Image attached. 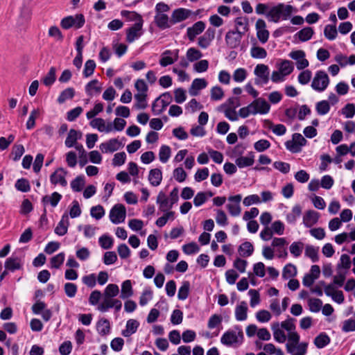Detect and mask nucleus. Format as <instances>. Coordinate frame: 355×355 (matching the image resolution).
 Returning a JSON list of instances; mask_svg holds the SVG:
<instances>
[{"instance_id": "nucleus-1", "label": "nucleus", "mask_w": 355, "mask_h": 355, "mask_svg": "<svg viewBox=\"0 0 355 355\" xmlns=\"http://www.w3.org/2000/svg\"><path fill=\"white\" fill-rule=\"evenodd\" d=\"M273 337L276 342L284 343L286 341V352L291 355H306L308 343H300V336L296 331L295 320L288 318L282 322H275L271 324Z\"/></svg>"}, {"instance_id": "nucleus-2", "label": "nucleus", "mask_w": 355, "mask_h": 355, "mask_svg": "<svg viewBox=\"0 0 355 355\" xmlns=\"http://www.w3.org/2000/svg\"><path fill=\"white\" fill-rule=\"evenodd\" d=\"M277 70L272 72L270 79L274 83H282L294 71V64L288 60H279L276 64Z\"/></svg>"}, {"instance_id": "nucleus-3", "label": "nucleus", "mask_w": 355, "mask_h": 355, "mask_svg": "<svg viewBox=\"0 0 355 355\" xmlns=\"http://www.w3.org/2000/svg\"><path fill=\"white\" fill-rule=\"evenodd\" d=\"M243 332L241 327H235L226 331L220 338V343L227 347H237L243 342Z\"/></svg>"}, {"instance_id": "nucleus-4", "label": "nucleus", "mask_w": 355, "mask_h": 355, "mask_svg": "<svg viewBox=\"0 0 355 355\" xmlns=\"http://www.w3.org/2000/svg\"><path fill=\"white\" fill-rule=\"evenodd\" d=\"M254 84L257 86H263L269 83L270 69L265 64H258L254 69Z\"/></svg>"}, {"instance_id": "nucleus-5", "label": "nucleus", "mask_w": 355, "mask_h": 355, "mask_svg": "<svg viewBox=\"0 0 355 355\" xmlns=\"http://www.w3.org/2000/svg\"><path fill=\"white\" fill-rule=\"evenodd\" d=\"M330 83L328 74L322 70L317 71L311 82V88L318 92H324Z\"/></svg>"}, {"instance_id": "nucleus-6", "label": "nucleus", "mask_w": 355, "mask_h": 355, "mask_svg": "<svg viewBox=\"0 0 355 355\" xmlns=\"http://www.w3.org/2000/svg\"><path fill=\"white\" fill-rule=\"evenodd\" d=\"M307 141L300 133H294L292 139L286 141L285 146L288 150L293 153H297L302 150V148L306 146Z\"/></svg>"}, {"instance_id": "nucleus-7", "label": "nucleus", "mask_w": 355, "mask_h": 355, "mask_svg": "<svg viewBox=\"0 0 355 355\" xmlns=\"http://www.w3.org/2000/svg\"><path fill=\"white\" fill-rule=\"evenodd\" d=\"M85 17L82 14L71 15L63 18L61 20L60 26L64 29L70 28H80L85 24Z\"/></svg>"}, {"instance_id": "nucleus-8", "label": "nucleus", "mask_w": 355, "mask_h": 355, "mask_svg": "<svg viewBox=\"0 0 355 355\" xmlns=\"http://www.w3.org/2000/svg\"><path fill=\"white\" fill-rule=\"evenodd\" d=\"M126 217V209L122 204H116L110 209L109 218L114 224L124 222Z\"/></svg>"}, {"instance_id": "nucleus-9", "label": "nucleus", "mask_w": 355, "mask_h": 355, "mask_svg": "<svg viewBox=\"0 0 355 355\" xmlns=\"http://www.w3.org/2000/svg\"><path fill=\"white\" fill-rule=\"evenodd\" d=\"M288 57L295 62V65L298 70H303L309 65V62L306 58V53L302 50L291 51L288 53Z\"/></svg>"}, {"instance_id": "nucleus-10", "label": "nucleus", "mask_w": 355, "mask_h": 355, "mask_svg": "<svg viewBox=\"0 0 355 355\" xmlns=\"http://www.w3.org/2000/svg\"><path fill=\"white\" fill-rule=\"evenodd\" d=\"M250 107L254 113L256 114H266L270 110V104L263 98H256L251 103Z\"/></svg>"}, {"instance_id": "nucleus-11", "label": "nucleus", "mask_w": 355, "mask_h": 355, "mask_svg": "<svg viewBox=\"0 0 355 355\" xmlns=\"http://www.w3.org/2000/svg\"><path fill=\"white\" fill-rule=\"evenodd\" d=\"M242 196L240 194L232 196L228 198L229 202L226 205V208L232 216H239L241 213L240 202Z\"/></svg>"}, {"instance_id": "nucleus-12", "label": "nucleus", "mask_w": 355, "mask_h": 355, "mask_svg": "<svg viewBox=\"0 0 355 355\" xmlns=\"http://www.w3.org/2000/svg\"><path fill=\"white\" fill-rule=\"evenodd\" d=\"M193 12L191 10L180 8L175 9L171 14L170 22L171 24H176L183 21L191 17Z\"/></svg>"}, {"instance_id": "nucleus-13", "label": "nucleus", "mask_w": 355, "mask_h": 355, "mask_svg": "<svg viewBox=\"0 0 355 355\" xmlns=\"http://www.w3.org/2000/svg\"><path fill=\"white\" fill-rule=\"evenodd\" d=\"M216 31L213 28H208L205 33L198 39V45L202 49H207L215 38Z\"/></svg>"}, {"instance_id": "nucleus-14", "label": "nucleus", "mask_w": 355, "mask_h": 355, "mask_svg": "<svg viewBox=\"0 0 355 355\" xmlns=\"http://www.w3.org/2000/svg\"><path fill=\"white\" fill-rule=\"evenodd\" d=\"M123 146V144L118 139L114 138L103 142L99 146V149L103 153H114Z\"/></svg>"}, {"instance_id": "nucleus-15", "label": "nucleus", "mask_w": 355, "mask_h": 355, "mask_svg": "<svg viewBox=\"0 0 355 355\" xmlns=\"http://www.w3.org/2000/svg\"><path fill=\"white\" fill-rule=\"evenodd\" d=\"M179 50L175 49L174 51L166 50L164 51L161 55L159 61V64L166 67L168 65L173 64L178 59Z\"/></svg>"}, {"instance_id": "nucleus-16", "label": "nucleus", "mask_w": 355, "mask_h": 355, "mask_svg": "<svg viewBox=\"0 0 355 355\" xmlns=\"http://www.w3.org/2000/svg\"><path fill=\"white\" fill-rule=\"evenodd\" d=\"M144 22H135L132 26L126 30V41L132 43L139 39L142 35V27Z\"/></svg>"}, {"instance_id": "nucleus-17", "label": "nucleus", "mask_w": 355, "mask_h": 355, "mask_svg": "<svg viewBox=\"0 0 355 355\" xmlns=\"http://www.w3.org/2000/svg\"><path fill=\"white\" fill-rule=\"evenodd\" d=\"M169 94L166 93L157 98L152 105V111L155 115H159L168 105Z\"/></svg>"}, {"instance_id": "nucleus-18", "label": "nucleus", "mask_w": 355, "mask_h": 355, "mask_svg": "<svg viewBox=\"0 0 355 355\" xmlns=\"http://www.w3.org/2000/svg\"><path fill=\"white\" fill-rule=\"evenodd\" d=\"M67 174V171L63 168H57L50 175L51 183L54 185L60 184L62 187H66L67 185V181L66 180Z\"/></svg>"}, {"instance_id": "nucleus-19", "label": "nucleus", "mask_w": 355, "mask_h": 355, "mask_svg": "<svg viewBox=\"0 0 355 355\" xmlns=\"http://www.w3.org/2000/svg\"><path fill=\"white\" fill-rule=\"evenodd\" d=\"M206 24L202 21H198L187 29V36L190 41H194L205 29Z\"/></svg>"}, {"instance_id": "nucleus-20", "label": "nucleus", "mask_w": 355, "mask_h": 355, "mask_svg": "<svg viewBox=\"0 0 355 355\" xmlns=\"http://www.w3.org/2000/svg\"><path fill=\"white\" fill-rule=\"evenodd\" d=\"M89 125L94 129L101 132L109 133L113 131L112 123L106 122L102 118H94L90 122Z\"/></svg>"}, {"instance_id": "nucleus-21", "label": "nucleus", "mask_w": 355, "mask_h": 355, "mask_svg": "<svg viewBox=\"0 0 355 355\" xmlns=\"http://www.w3.org/2000/svg\"><path fill=\"white\" fill-rule=\"evenodd\" d=\"M243 35L241 34L240 31H229L225 35L227 45L231 49L238 47L241 43Z\"/></svg>"}, {"instance_id": "nucleus-22", "label": "nucleus", "mask_w": 355, "mask_h": 355, "mask_svg": "<svg viewBox=\"0 0 355 355\" xmlns=\"http://www.w3.org/2000/svg\"><path fill=\"white\" fill-rule=\"evenodd\" d=\"M255 28L257 31V36L259 40L262 43H266L269 37V32L266 29V24L262 19H259L256 21Z\"/></svg>"}, {"instance_id": "nucleus-23", "label": "nucleus", "mask_w": 355, "mask_h": 355, "mask_svg": "<svg viewBox=\"0 0 355 355\" xmlns=\"http://www.w3.org/2000/svg\"><path fill=\"white\" fill-rule=\"evenodd\" d=\"M156 203L159 206V209L162 212L171 210L173 205H175L162 191L159 192L157 196Z\"/></svg>"}, {"instance_id": "nucleus-24", "label": "nucleus", "mask_w": 355, "mask_h": 355, "mask_svg": "<svg viewBox=\"0 0 355 355\" xmlns=\"http://www.w3.org/2000/svg\"><path fill=\"white\" fill-rule=\"evenodd\" d=\"M248 307L245 301L241 302L238 304L234 310V315L236 321H245L248 318Z\"/></svg>"}, {"instance_id": "nucleus-25", "label": "nucleus", "mask_w": 355, "mask_h": 355, "mask_svg": "<svg viewBox=\"0 0 355 355\" xmlns=\"http://www.w3.org/2000/svg\"><path fill=\"white\" fill-rule=\"evenodd\" d=\"M320 218V214L314 210L306 211L303 216V224L306 227H311L316 224Z\"/></svg>"}, {"instance_id": "nucleus-26", "label": "nucleus", "mask_w": 355, "mask_h": 355, "mask_svg": "<svg viewBox=\"0 0 355 355\" xmlns=\"http://www.w3.org/2000/svg\"><path fill=\"white\" fill-rule=\"evenodd\" d=\"M69 225V216L67 214H64L55 227L54 232L58 236H64L67 233Z\"/></svg>"}, {"instance_id": "nucleus-27", "label": "nucleus", "mask_w": 355, "mask_h": 355, "mask_svg": "<svg viewBox=\"0 0 355 355\" xmlns=\"http://www.w3.org/2000/svg\"><path fill=\"white\" fill-rule=\"evenodd\" d=\"M334 60L340 67L345 68L348 65L355 64V55H351L347 57L344 54L338 53L335 55Z\"/></svg>"}, {"instance_id": "nucleus-28", "label": "nucleus", "mask_w": 355, "mask_h": 355, "mask_svg": "<svg viewBox=\"0 0 355 355\" xmlns=\"http://www.w3.org/2000/svg\"><path fill=\"white\" fill-rule=\"evenodd\" d=\"M302 208L299 204L295 205L291 211L286 214V220L288 223L294 225L302 214Z\"/></svg>"}, {"instance_id": "nucleus-29", "label": "nucleus", "mask_w": 355, "mask_h": 355, "mask_svg": "<svg viewBox=\"0 0 355 355\" xmlns=\"http://www.w3.org/2000/svg\"><path fill=\"white\" fill-rule=\"evenodd\" d=\"M82 138V132L74 129H71L67 135L64 144L67 148H71Z\"/></svg>"}, {"instance_id": "nucleus-30", "label": "nucleus", "mask_w": 355, "mask_h": 355, "mask_svg": "<svg viewBox=\"0 0 355 355\" xmlns=\"http://www.w3.org/2000/svg\"><path fill=\"white\" fill-rule=\"evenodd\" d=\"M207 86V82L204 78H196L193 80L189 88V94L191 96H196L198 94L199 90L205 88Z\"/></svg>"}, {"instance_id": "nucleus-31", "label": "nucleus", "mask_w": 355, "mask_h": 355, "mask_svg": "<svg viewBox=\"0 0 355 355\" xmlns=\"http://www.w3.org/2000/svg\"><path fill=\"white\" fill-rule=\"evenodd\" d=\"M148 181L153 187H158L162 180V173L159 168H153L149 171Z\"/></svg>"}, {"instance_id": "nucleus-32", "label": "nucleus", "mask_w": 355, "mask_h": 355, "mask_svg": "<svg viewBox=\"0 0 355 355\" xmlns=\"http://www.w3.org/2000/svg\"><path fill=\"white\" fill-rule=\"evenodd\" d=\"M139 326V322L135 319H130L126 322L125 329L122 331L121 334L124 337H129L135 334Z\"/></svg>"}, {"instance_id": "nucleus-33", "label": "nucleus", "mask_w": 355, "mask_h": 355, "mask_svg": "<svg viewBox=\"0 0 355 355\" xmlns=\"http://www.w3.org/2000/svg\"><path fill=\"white\" fill-rule=\"evenodd\" d=\"M134 294L132 284L131 280L127 279L122 282L120 297L121 299H128Z\"/></svg>"}, {"instance_id": "nucleus-34", "label": "nucleus", "mask_w": 355, "mask_h": 355, "mask_svg": "<svg viewBox=\"0 0 355 355\" xmlns=\"http://www.w3.org/2000/svg\"><path fill=\"white\" fill-rule=\"evenodd\" d=\"M62 198V195L58 192H53L50 196H44L42 199V202L44 206L47 205H51L53 207H55L58 205V202L60 201Z\"/></svg>"}, {"instance_id": "nucleus-35", "label": "nucleus", "mask_w": 355, "mask_h": 355, "mask_svg": "<svg viewBox=\"0 0 355 355\" xmlns=\"http://www.w3.org/2000/svg\"><path fill=\"white\" fill-rule=\"evenodd\" d=\"M101 91V84L96 79L91 80L85 85V92L90 96L99 94Z\"/></svg>"}, {"instance_id": "nucleus-36", "label": "nucleus", "mask_w": 355, "mask_h": 355, "mask_svg": "<svg viewBox=\"0 0 355 355\" xmlns=\"http://www.w3.org/2000/svg\"><path fill=\"white\" fill-rule=\"evenodd\" d=\"M254 156L252 153H248L247 156H240L236 160L235 163L239 168L250 166L254 164Z\"/></svg>"}, {"instance_id": "nucleus-37", "label": "nucleus", "mask_w": 355, "mask_h": 355, "mask_svg": "<svg viewBox=\"0 0 355 355\" xmlns=\"http://www.w3.org/2000/svg\"><path fill=\"white\" fill-rule=\"evenodd\" d=\"M155 22L161 29H166L170 27V19L166 14L155 13Z\"/></svg>"}, {"instance_id": "nucleus-38", "label": "nucleus", "mask_w": 355, "mask_h": 355, "mask_svg": "<svg viewBox=\"0 0 355 355\" xmlns=\"http://www.w3.org/2000/svg\"><path fill=\"white\" fill-rule=\"evenodd\" d=\"M235 30L240 31L244 35L248 30V19L247 17H239L235 19Z\"/></svg>"}, {"instance_id": "nucleus-39", "label": "nucleus", "mask_w": 355, "mask_h": 355, "mask_svg": "<svg viewBox=\"0 0 355 355\" xmlns=\"http://www.w3.org/2000/svg\"><path fill=\"white\" fill-rule=\"evenodd\" d=\"M21 266V259L17 257H10L5 262V268L11 271L19 270Z\"/></svg>"}, {"instance_id": "nucleus-40", "label": "nucleus", "mask_w": 355, "mask_h": 355, "mask_svg": "<svg viewBox=\"0 0 355 355\" xmlns=\"http://www.w3.org/2000/svg\"><path fill=\"white\" fill-rule=\"evenodd\" d=\"M330 340L329 336L326 333L322 332L315 338L313 343L317 348L322 349L328 345Z\"/></svg>"}, {"instance_id": "nucleus-41", "label": "nucleus", "mask_w": 355, "mask_h": 355, "mask_svg": "<svg viewBox=\"0 0 355 355\" xmlns=\"http://www.w3.org/2000/svg\"><path fill=\"white\" fill-rule=\"evenodd\" d=\"M238 252L241 257H248L252 254L254 247L250 242L245 241L239 247Z\"/></svg>"}, {"instance_id": "nucleus-42", "label": "nucleus", "mask_w": 355, "mask_h": 355, "mask_svg": "<svg viewBox=\"0 0 355 355\" xmlns=\"http://www.w3.org/2000/svg\"><path fill=\"white\" fill-rule=\"evenodd\" d=\"M96 329L99 334L102 336L107 335L110 331V324L107 319H101L96 324Z\"/></svg>"}, {"instance_id": "nucleus-43", "label": "nucleus", "mask_w": 355, "mask_h": 355, "mask_svg": "<svg viewBox=\"0 0 355 355\" xmlns=\"http://www.w3.org/2000/svg\"><path fill=\"white\" fill-rule=\"evenodd\" d=\"M171 155V148L167 145H162L159 150V161L165 164L170 159Z\"/></svg>"}, {"instance_id": "nucleus-44", "label": "nucleus", "mask_w": 355, "mask_h": 355, "mask_svg": "<svg viewBox=\"0 0 355 355\" xmlns=\"http://www.w3.org/2000/svg\"><path fill=\"white\" fill-rule=\"evenodd\" d=\"M280 17L283 19H287L293 12V8L291 5H284V3H279L277 5Z\"/></svg>"}, {"instance_id": "nucleus-45", "label": "nucleus", "mask_w": 355, "mask_h": 355, "mask_svg": "<svg viewBox=\"0 0 355 355\" xmlns=\"http://www.w3.org/2000/svg\"><path fill=\"white\" fill-rule=\"evenodd\" d=\"M190 283L188 281H184L182 283L178 293V298L180 300H185L189 294Z\"/></svg>"}, {"instance_id": "nucleus-46", "label": "nucleus", "mask_w": 355, "mask_h": 355, "mask_svg": "<svg viewBox=\"0 0 355 355\" xmlns=\"http://www.w3.org/2000/svg\"><path fill=\"white\" fill-rule=\"evenodd\" d=\"M186 57L188 61L193 62L200 59L202 57V53L198 49L191 47L187 49Z\"/></svg>"}, {"instance_id": "nucleus-47", "label": "nucleus", "mask_w": 355, "mask_h": 355, "mask_svg": "<svg viewBox=\"0 0 355 355\" xmlns=\"http://www.w3.org/2000/svg\"><path fill=\"white\" fill-rule=\"evenodd\" d=\"M314 33V31L311 27H305L298 31L296 35L298 36V38L302 42H306L309 40Z\"/></svg>"}, {"instance_id": "nucleus-48", "label": "nucleus", "mask_w": 355, "mask_h": 355, "mask_svg": "<svg viewBox=\"0 0 355 355\" xmlns=\"http://www.w3.org/2000/svg\"><path fill=\"white\" fill-rule=\"evenodd\" d=\"M74 95V89L72 87H68L60 93L57 101L60 104H62L64 103L66 101L73 98Z\"/></svg>"}, {"instance_id": "nucleus-49", "label": "nucleus", "mask_w": 355, "mask_h": 355, "mask_svg": "<svg viewBox=\"0 0 355 355\" xmlns=\"http://www.w3.org/2000/svg\"><path fill=\"white\" fill-rule=\"evenodd\" d=\"M247 76H248L247 70L242 67L237 68L236 69H235L234 71L233 72V75H232L233 80L236 83H239L244 82L245 80V79L247 78Z\"/></svg>"}, {"instance_id": "nucleus-50", "label": "nucleus", "mask_w": 355, "mask_h": 355, "mask_svg": "<svg viewBox=\"0 0 355 355\" xmlns=\"http://www.w3.org/2000/svg\"><path fill=\"white\" fill-rule=\"evenodd\" d=\"M297 275V268L291 263L286 264L283 268L282 277L288 279L295 277Z\"/></svg>"}, {"instance_id": "nucleus-51", "label": "nucleus", "mask_w": 355, "mask_h": 355, "mask_svg": "<svg viewBox=\"0 0 355 355\" xmlns=\"http://www.w3.org/2000/svg\"><path fill=\"white\" fill-rule=\"evenodd\" d=\"M85 184V178L83 175L76 177L71 182V187L73 191L79 192L82 191Z\"/></svg>"}, {"instance_id": "nucleus-52", "label": "nucleus", "mask_w": 355, "mask_h": 355, "mask_svg": "<svg viewBox=\"0 0 355 355\" xmlns=\"http://www.w3.org/2000/svg\"><path fill=\"white\" fill-rule=\"evenodd\" d=\"M65 259V254L64 252H60L58 254L53 256L50 259V266L52 268H59Z\"/></svg>"}, {"instance_id": "nucleus-53", "label": "nucleus", "mask_w": 355, "mask_h": 355, "mask_svg": "<svg viewBox=\"0 0 355 355\" xmlns=\"http://www.w3.org/2000/svg\"><path fill=\"white\" fill-rule=\"evenodd\" d=\"M304 249V243L300 241L293 242L289 247V250L294 257H299Z\"/></svg>"}, {"instance_id": "nucleus-54", "label": "nucleus", "mask_w": 355, "mask_h": 355, "mask_svg": "<svg viewBox=\"0 0 355 355\" xmlns=\"http://www.w3.org/2000/svg\"><path fill=\"white\" fill-rule=\"evenodd\" d=\"M324 35L329 40H334L338 35L336 26L331 24L326 25L324 29Z\"/></svg>"}, {"instance_id": "nucleus-55", "label": "nucleus", "mask_w": 355, "mask_h": 355, "mask_svg": "<svg viewBox=\"0 0 355 355\" xmlns=\"http://www.w3.org/2000/svg\"><path fill=\"white\" fill-rule=\"evenodd\" d=\"M78 230L79 231L83 230L85 237L87 239H90L94 236L97 227L91 225H80L78 227Z\"/></svg>"}, {"instance_id": "nucleus-56", "label": "nucleus", "mask_w": 355, "mask_h": 355, "mask_svg": "<svg viewBox=\"0 0 355 355\" xmlns=\"http://www.w3.org/2000/svg\"><path fill=\"white\" fill-rule=\"evenodd\" d=\"M311 77H312L311 71L309 69H304L302 70V71L299 73V75L297 76V80L300 85H304L308 84L310 82Z\"/></svg>"}, {"instance_id": "nucleus-57", "label": "nucleus", "mask_w": 355, "mask_h": 355, "mask_svg": "<svg viewBox=\"0 0 355 355\" xmlns=\"http://www.w3.org/2000/svg\"><path fill=\"white\" fill-rule=\"evenodd\" d=\"M250 55L255 59H263L267 56L265 49L260 46H253L250 49Z\"/></svg>"}, {"instance_id": "nucleus-58", "label": "nucleus", "mask_w": 355, "mask_h": 355, "mask_svg": "<svg viewBox=\"0 0 355 355\" xmlns=\"http://www.w3.org/2000/svg\"><path fill=\"white\" fill-rule=\"evenodd\" d=\"M308 305L310 311L313 313H318L320 311L322 306V302L318 298H309L308 300Z\"/></svg>"}, {"instance_id": "nucleus-59", "label": "nucleus", "mask_w": 355, "mask_h": 355, "mask_svg": "<svg viewBox=\"0 0 355 355\" xmlns=\"http://www.w3.org/2000/svg\"><path fill=\"white\" fill-rule=\"evenodd\" d=\"M114 297L104 295L103 300L98 306V309L101 312H105L112 308Z\"/></svg>"}, {"instance_id": "nucleus-60", "label": "nucleus", "mask_w": 355, "mask_h": 355, "mask_svg": "<svg viewBox=\"0 0 355 355\" xmlns=\"http://www.w3.org/2000/svg\"><path fill=\"white\" fill-rule=\"evenodd\" d=\"M121 16L127 18L129 21H135V22H144L141 16L134 11L122 10Z\"/></svg>"}, {"instance_id": "nucleus-61", "label": "nucleus", "mask_w": 355, "mask_h": 355, "mask_svg": "<svg viewBox=\"0 0 355 355\" xmlns=\"http://www.w3.org/2000/svg\"><path fill=\"white\" fill-rule=\"evenodd\" d=\"M305 255L310 258L313 262L318 260V248L307 245L305 249Z\"/></svg>"}, {"instance_id": "nucleus-62", "label": "nucleus", "mask_w": 355, "mask_h": 355, "mask_svg": "<svg viewBox=\"0 0 355 355\" xmlns=\"http://www.w3.org/2000/svg\"><path fill=\"white\" fill-rule=\"evenodd\" d=\"M248 295L250 297V304L251 307L254 308L260 304V294L257 290L250 289L248 291Z\"/></svg>"}, {"instance_id": "nucleus-63", "label": "nucleus", "mask_w": 355, "mask_h": 355, "mask_svg": "<svg viewBox=\"0 0 355 355\" xmlns=\"http://www.w3.org/2000/svg\"><path fill=\"white\" fill-rule=\"evenodd\" d=\"M105 214L104 208L101 205H96L91 208L90 215L96 220H100Z\"/></svg>"}, {"instance_id": "nucleus-64", "label": "nucleus", "mask_w": 355, "mask_h": 355, "mask_svg": "<svg viewBox=\"0 0 355 355\" xmlns=\"http://www.w3.org/2000/svg\"><path fill=\"white\" fill-rule=\"evenodd\" d=\"M98 242L102 248L107 250L112 247L114 241L111 236L104 234L99 238Z\"/></svg>"}]
</instances>
